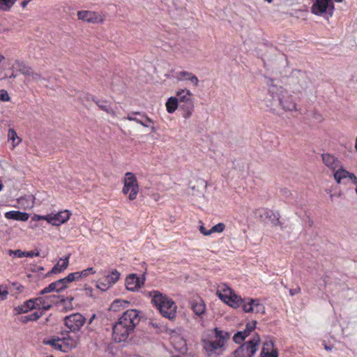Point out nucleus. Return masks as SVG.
<instances>
[{"label": "nucleus", "instance_id": "f257e3e1", "mask_svg": "<svg viewBox=\"0 0 357 357\" xmlns=\"http://www.w3.org/2000/svg\"><path fill=\"white\" fill-rule=\"evenodd\" d=\"M141 319L140 312L135 309L125 311L113 326L112 338L115 342L128 340Z\"/></svg>", "mask_w": 357, "mask_h": 357}, {"label": "nucleus", "instance_id": "f03ea898", "mask_svg": "<svg viewBox=\"0 0 357 357\" xmlns=\"http://www.w3.org/2000/svg\"><path fill=\"white\" fill-rule=\"evenodd\" d=\"M264 101L266 107L274 112L278 109L284 111L296 110V104L292 96L282 86L274 84L272 80Z\"/></svg>", "mask_w": 357, "mask_h": 357}, {"label": "nucleus", "instance_id": "7ed1b4c3", "mask_svg": "<svg viewBox=\"0 0 357 357\" xmlns=\"http://www.w3.org/2000/svg\"><path fill=\"white\" fill-rule=\"evenodd\" d=\"M149 294L151 297V303L164 317L169 320L176 318L177 306L172 298L158 291H150Z\"/></svg>", "mask_w": 357, "mask_h": 357}, {"label": "nucleus", "instance_id": "20e7f679", "mask_svg": "<svg viewBox=\"0 0 357 357\" xmlns=\"http://www.w3.org/2000/svg\"><path fill=\"white\" fill-rule=\"evenodd\" d=\"M213 332L214 340H202L203 347L208 356L217 354L218 350H222L230 337L229 333L220 330L217 327L213 329ZM218 354H220V353H218Z\"/></svg>", "mask_w": 357, "mask_h": 357}, {"label": "nucleus", "instance_id": "39448f33", "mask_svg": "<svg viewBox=\"0 0 357 357\" xmlns=\"http://www.w3.org/2000/svg\"><path fill=\"white\" fill-rule=\"evenodd\" d=\"M176 95L178 100V106L183 111V116L189 119L194 111L195 101L192 93L188 89H180L176 91Z\"/></svg>", "mask_w": 357, "mask_h": 357}, {"label": "nucleus", "instance_id": "423d86ee", "mask_svg": "<svg viewBox=\"0 0 357 357\" xmlns=\"http://www.w3.org/2000/svg\"><path fill=\"white\" fill-rule=\"evenodd\" d=\"M261 342L260 337L256 334L250 340L243 343L234 352V357H252L257 351Z\"/></svg>", "mask_w": 357, "mask_h": 357}, {"label": "nucleus", "instance_id": "0eeeda50", "mask_svg": "<svg viewBox=\"0 0 357 357\" xmlns=\"http://www.w3.org/2000/svg\"><path fill=\"white\" fill-rule=\"evenodd\" d=\"M86 322V317L80 313H73L63 319L64 325L68 329V333H75L79 331Z\"/></svg>", "mask_w": 357, "mask_h": 357}, {"label": "nucleus", "instance_id": "6e6552de", "mask_svg": "<svg viewBox=\"0 0 357 357\" xmlns=\"http://www.w3.org/2000/svg\"><path fill=\"white\" fill-rule=\"evenodd\" d=\"M311 10L317 15L326 13L331 17L334 10V5L331 0H316Z\"/></svg>", "mask_w": 357, "mask_h": 357}, {"label": "nucleus", "instance_id": "1a4fd4ad", "mask_svg": "<svg viewBox=\"0 0 357 357\" xmlns=\"http://www.w3.org/2000/svg\"><path fill=\"white\" fill-rule=\"evenodd\" d=\"M123 184L131 189L128 198L130 201L136 199L139 192V185L135 175L132 172H127L125 174Z\"/></svg>", "mask_w": 357, "mask_h": 357}, {"label": "nucleus", "instance_id": "9d476101", "mask_svg": "<svg viewBox=\"0 0 357 357\" xmlns=\"http://www.w3.org/2000/svg\"><path fill=\"white\" fill-rule=\"evenodd\" d=\"M70 215L71 212L68 210L59 211L56 214H49L48 223L54 226H59L67 222Z\"/></svg>", "mask_w": 357, "mask_h": 357}, {"label": "nucleus", "instance_id": "9b49d317", "mask_svg": "<svg viewBox=\"0 0 357 357\" xmlns=\"http://www.w3.org/2000/svg\"><path fill=\"white\" fill-rule=\"evenodd\" d=\"M333 178L338 184L344 178H349L353 183H357L356 175L346 170L342 165L333 172Z\"/></svg>", "mask_w": 357, "mask_h": 357}, {"label": "nucleus", "instance_id": "f8f14e48", "mask_svg": "<svg viewBox=\"0 0 357 357\" xmlns=\"http://www.w3.org/2000/svg\"><path fill=\"white\" fill-rule=\"evenodd\" d=\"M61 342L63 344V352H67L69 350L76 348L80 343V335H70L67 332L66 336L61 338Z\"/></svg>", "mask_w": 357, "mask_h": 357}, {"label": "nucleus", "instance_id": "ddd939ff", "mask_svg": "<svg viewBox=\"0 0 357 357\" xmlns=\"http://www.w3.org/2000/svg\"><path fill=\"white\" fill-rule=\"evenodd\" d=\"M323 163L333 172L341 165L340 160L334 155L331 153H323L321 155Z\"/></svg>", "mask_w": 357, "mask_h": 357}, {"label": "nucleus", "instance_id": "4468645a", "mask_svg": "<svg viewBox=\"0 0 357 357\" xmlns=\"http://www.w3.org/2000/svg\"><path fill=\"white\" fill-rule=\"evenodd\" d=\"M296 78L298 79V86H295L293 92L295 93H301L306 90L310 84V79L305 73L298 71L297 72Z\"/></svg>", "mask_w": 357, "mask_h": 357}, {"label": "nucleus", "instance_id": "2eb2a0df", "mask_svg": "<svg viewBox=\"0 0 357 357\" xmlns=\"http://www.w3.org/2000/svg\"><path fill=\"white\" fill-rule=\"evenodd\" d=\"M260 357H278V349L274 348V343L271 340L264 342Z\"/></svg>", "mask_w": 357, "mask_h": 357}, {"label": "nucleus", "instance_id": "dca6fc26", "mask_svg": "<svg viewBox=\"0 0 357 357\" xmlns=\"http://www.w3.org/2000/svg\"><path fill=\"white\" fill-rule=\"evenodd\" d=\"M143 284L144 282L140 281L139 278L137 277L136 274H130L128 275L125 282L126 289L131 291H137Z\"/></svg>", "mask_w": 357, "mask_h": 357}, {"label": "nucleus", "instance_id": "f3484780", "mask_svg": "<svg viewBox=\"0 0 357 357\" xmlns=\"http://www.w3.org/2000/svg\"><path fill=\"white\" fill-rule=\"evenodd\" d=\"M62 282H63L61 280V279L54 282H52L47 287L44 288L43 290L40 291V295H44L52 291H61L62 290L67 288V286L63 284Z\"/></svg>", "mask_w": 357, "mask_h": 357}, {"label": "nucleus", "instance_id": "a211bd4d", "mask_svg": "<svg viewBox=\"0 0 357 357\" xmlns=\"http://www.w3.org/2000/svg\"><path fill=\"white\" fill-rule=\"evenodd\" d=\"M5 217L9 220L26 221L29 218V214L20 211H10L5 213Z\"/></svg>", "mask_w": 357, "mask_h": 357}, {"label": "nucleus", "instance_id": "6ab92c4d", "mask_svg": "<svg viewBox=\"0 0 357 357\" xmlns=\"http://www.w3.org/2000/svg\"><path fill=\"white\" fill-rule=\"evenodd\" d=\"M233 293L231 289L226 284L218 285L216 294L222 301H226L227 298Z\"/></svg>", "mask_w": 357, "mask_h": 357}, {"label": "nucleus", "instance_id": "aec40b11", "mask_svg": "<svg viewBox=\"0 0 357 357\" xmlns=\"http://www.w3.org/2000/svg\"><path fill=\"white\" fill-rule=\"evenodd\" d=\"M190 305L196 315L200 316L205 312V305L202 299L191 301Z\"/></svg>", "mask_w": 357, "mask_h": 357}, {"label": "nucleus", "instance_id": "412c9836", "mask_svg": "<svg viewBox=\"0 0 357 357\" xmlns=\"http://www.w3.org/2000/svg\"><path fill=\"white\" fill-rule=\"evenodd\" d=\"M68 259L69 257H66L64 259H61L60 261L47 274V275L64 271L68 266Z\"/></svg>", "mask_w": 357, "mask_h": 357}, {"label": "nucleus", "instance_id": "4be33fe9", "mask_svg": "<svg viewBox=\"0 0 357 357\" xmlns=\"http://www.w3.org/2000/svg\"><path fill=\"white\" fill-rule=\"evenodd\" d=\"M77 17L79 20L89 22H94L97 19L95 13L89 10L79 11Z\"/></svg>", "mask_w": 357, "mask_h": 357}, {"label": "nucleus", "instance_id": "5701e85b", "mask_svg": "<svg viewBox=\"0 0 357 357\" xmlns=\"http://www.w3.org/2000/svg\"><path fill=\"white\" fill-rule=\"evenodd\" d=\"M225 303L234 308H236L243 303V299L233 292L231 296L227 298Z\"/></svg>", "mask_w": 357, "mask_h": 357}, {"label": "nucleus", "instance_id": "b1692460", "mask_svg": "<svg viewBox=\"0 0 357 357\" xmlns=\"http://www.w3.org/2000/svg\"><path fill=\"white\" fill-rule=\"evenodd\" d=\"M178 100L177 97H170L166 102L167 111L169 114L174 113L178 107Z\"/></svg>", "mask_w": 357, "mask_h": 357}, {"label": "nucleus", "instance_id": "393cba45", "mask_svg": "<svg viewBox=\"0 0 357 357\" xmlns=\"http://www.w3.org/2000/svg\"><path fill=\"white\" fill-rule=\"evenodd\" d=\"M43 343L45 344L51 345L52 347H54L55 349L63 351V349H65L63 347V344L61 342V338H52L50 340H44Z\"/></svg>", "mask_w": 357, "mask_h": 357}, {"label": "nucleus", "instance_id": "a878e982", "mask_svg": "<svg viewBox=\"0 0 357 357\" xmlns=\"http://www.w3.org/2000/svg\"><path fill=\"white\" fill-rule=\"evenodd\" d=\"M43 315V311L35 312L31 314L24 316L21 317V322L23 324H26L29 321H37L40 317Z\"/></svg>", "mask_w": 357, "mask_h": 357}, {"label": "nucleus", "instance_id": "bb28decb", "mask_svg": "<svg viewBox=\"0 0 357 357\" xmlns=\"http://www.w3.org/2000/svg\"><path fill=\"white\" fill-rule=\"evenodd\" d=\"M255 299L252 298H247L243 299V303H241V305H242L243 310L245 312H254V304Z\"/></svg>", "mask_w": 357, "mask_h": 357}, {"label": "nucleus", "instance_id": "cd10ccee", "mask_svg": "<svg viewBox=\"0 0 357 357\" xmlns=\"http://www.w3.org/2000/svg\"><path fill=\"white\" fill-rule=\"evenodd\" d=\"M120 273L116 270H113L109 275L105 276V280H107L111 286H113L120 278Z\"/></svg>", "mask_w": 357, "mask_h": 357}, {"label": "nucleus", "instance_id": "c85d7f7f", "mask_svg": "<svg viewBox=\"0 0 357 357\" xmlns=\"http://www.w3.org/2000/svg\"><path fill=\"white\" fill-rule=\"evenodd\" d=\"M129 303L128 301L125 300L117 299L112 302L110 305V310L116 312L119 310L121 307H126Z\"/></svg>", "mask_w": 357, "mask_h": 357}, {"label": "nucleus", "instance_id": "c756f323", "mask_svg": "<svg viewBox=\"0 0 357 357\" xmlns=\"http://www.w3.org/2000/svg\"><path fill=\"white\" fill-rule=\"evenodd\" d=\"M8 137L9 140H12L13 146L18 145L21 142V139L18 137L17 132L12 128L8 130Z\"/></svg>", "mask_w": 357, "mask_h": 357}, {"label": "nucleus", "instance_id": "7c9ffc66", "mask_svg": "<svg viewBox=\"0 0 357 357\" xmlns=\"http://www.w3.org/2000/svg\"><path fill=\"white\" fill-rule=\"evenodd\" d=\"M192 74V73L185 70L179 71L176 73L175 77L178 81H190Z\"/></svg>", "mask_w": 357, "mask_h": 357}, {"label": "nucleus", "instance_id": "2f4dec72", "mask_svg": "<svg viewBox=\"0 0 357 357\" xmlns=\"http://www.w3.org/2000/svg\"><path fill=\"white\" fill-rule=\"evenodd\" d=\"M37 301L40 302V298H31L24 302L25 307L27 310V312L31 310L38 308L36 303Z\"/></svg>", "mask_w": 357, "mask_h": 357}, {"label": "nucleus", "instance_id": "473e14b6", "mask_svg": "<svg viewBox=\"0 0 357 357\" xmlns=\"http://www.w3.org/2000/svg\"><path fill=\"white\" fill-rule=\"evenodd\" d=\"M16 0H0V9L3 10H8Z\"/></svg>", "mask_w": 357, "mask_h": 357}, {"label": "nucleus", "instance_id": "72a5a7b5", "mask_svg": "<svg viewBox=\"0 0 357 357\" xmlns=\"http://www.w3.org/2000/svg\"><path fill=\"white\" fill-rule=\"evenodd\" d=\"M15 65L18 68L19 72L22 75H24L30 67L29 66H27L24 62L19 60H16L15 61Z\"/></svg>", "mask_w": 357, "mask_h": 357}, {"label": "nucleus", "instance_id": "f704fd0d", "mask_svg": "<svg viewBox=\"0 0 357 357\" xmlns=\"http://www.w3.org/2000/svg\"><path fill=\"white\" fill-rule=\"evenodd\" d=\"M257 321H253L252 322L248 323L245 326V328L243 331V333L244 335L248 337L252 331L256 328Z\"/></svg>", "mask_w": 357, "mask_h": 357}, {"label": "nucleus", "instance_id": "c9c22d12", "mask_svg": "<svg viewBox=\"0 0 357 357\" xmlns=\"http://www.w3.org/2000/svg\"><path fill=\"white\" fill-rule=\"evenodd\" d=\"M149 326L158 331H162L164 328L163 324L155 319H150L149 321Z\"/></svg>", "mask_w": 357, "mask_h": 357}, {"label": "nucleus", "instance_id": "e433bc0d", "mask_svg": "<svg viewBox=\"0 0 357 357\" xmlns=\"http://www.w3.org/2000/svg\"><path fill=\"white\" fill-rule=\"evenodd\" d=\"M111 287V284L107 280H105V278L104 279L103 281L100 280H98L96 284V287L102 291L107 290Z\"/></svg>", "mask_w": 357, "mask_h": 357}, {"label": "nucleus", "instance_id": "4c0bfd02", "mask_svg": "<svg viewBox=\"0 0 357 357\" xmlns=\"http://www.w3.org/2000/svg\"><path fill=\"white\" fill-rule=\"evenodd\" d=\"M96 105L100 109L110 114H114V112L106 105L105 101H96Z\"/></svg>", "mask_w": 357, "mask_h": 357}, {"label": "nucleus", "instance_id": "58836bf2", "mask_svg": "<svg viewBox=\"0 0 357 357\" xmlns=\"http://www.w3.org/2000/svg\"><path fill=\"white\" fill-rule=\"evenodd\" d=\"M254 312L256 313H261V314L265 313V307L264 306L263 304L259 303V301L258 299H255V301Z\"/></svg>", "mask_w": 357, "mask_h": 357}, {"label": "nucleus", "instance_id": "ea45409f", "mask_svg": "<svg viewBox=\"0 0 357 357\" xmlns=\"http://www.w3.org/2000/svg\"><path fill=\"white\" fill-rule=\"evenodd\" d=\"M37 298H40L41 301H37L36 305L38 309H42L41 311L44 313V311L50 309L52 305L50 304H45V298L42 297H38Z\"/></svg>", "mask_w": 357, "mask_h": 357}, {"label": "nucleus", "instance_id": "a19ab883", "mask_svg": "<svg viewBox=\"0 0 357 357\" xmlns=\"http://www.w3.org/2000/svg\"><path fill=\"white\" fill-rule=\"evenodd\" d=\"M225 225L224 223L220 222L211 227L210 229L211 234L213 233H221L224 231Z\"/></svg>", "mask_w": 357, "mask_h": 357}, {"label": "nucleus", "instance_id": "79ce46f5", "mask_svg": "<svg viewBox=\"0 0 357 357\" xmlns=\"http://www.w3.org/2000/svg\"><path fill=\"white\" fill-rule=\"evenodd\" d=\"M141 116L144 118V120L140 119L139 124L144 127L148 128L149 127V123H153V121L147 116L145 114H142Z\"/></svg>", "mask_w": 357, "mask_h": 357}, {"label": "nucleus", "instance_id": "37998d69", "mask_svg": "<svg viewBox=\"0 0 357 357\" xmlns=\"http://www.w3.org/2000/svg\"><path fill=\"white\" fill-rule=\"evenodd\" d=\"M34 200H35V197L32 195H29L25 198H21L20 202L23 203L24 201H26L28 202L26 207L32 208L34 205Z\"/></svg>", "mask_w": 357, "mask_h": 357}, {"label": "nucleus", "instance_id": "c03bdc74", "mask_svg": "<svg viewBox=\"0 0 357 357\" xmlns=\"http://www.w3.org/2000/svg\"><path fill=\"white\" fill-rule=\"evenodd\" d=\"M245 337L246 336L243 335L242 331H238L233 336V340L236 343L240 344Z\"/></svg>", "mask_w": 357, "mask_h": 357}, {"label": "nucleus", "instance_id": "a18cd8bd", "mask_svg": "<svg viewBox=\"0 0 357 357\" xmlns=\"http://www.w3.org/2000/svg\"><path fill=\"white\" fill-rule=\"evenodd\" d=\"M62 283L68 287V284L75 281V275L73 273L68 274L66 278L61 279Z\"/></svg>", "mask_w": 357, "mask_h": 357}, {"label": "nucleus", "instance_id": "49530a36", "mask_svg": "<svg viewBox=\"0 0 357 357\" xmlns=\"http://www.w3.org/2000/svg\"><path fill=\"white\" fill-rule=\"evenodd\" d=\"M273 225H279L281 226V222L280 221V214L279 213H275L274 215L269 219Z\"/></svg>", "mask_w": 357, "mask_h": 357}, {"label": "nucleus", "instance_id": "de8ad7c7", "mask_svg": "<svg viewBox=\"0 0 357 357\" xmlns=\"http://www.w3.org/2000/svg\"><path fill=\"white\" fill-rule=\"evenodd\" d=\"M9 252L10 255H13L14 256L19 258L26 257V252H23L21 250H10Z\"/></svg>", "mask_w": 357, "mask_h": 357}, {"label": "nucleus", "instance_id": "09e8293b", "mask_svg": "<svg viewBox=\"0 0 357 357\" xmlns=\"http://www.w3.org/2000/svg\"><path fill=\"white\" fill-rule=\"evenodd\" d=\"M96 271H94L93 268H88L86 269H84L82 271H80V274L82 275V278L87 277L89 274H94Z\"/></svg>", "mask_w": 357, "mask_h": 357}, {"label": "nucleus", "instance_id": "8fccbe9b", "mask_svg": "<svg viewBox=\"0 0 357 357\" xmlns=\"http://www.w3.org/2000/svg\"><path fill=\"white\" fill-rule=\"evenodd\" d=\"M53 298H59L60 302L62 303H65L67 301H69V303H70L72 301H73L74 298L70 296V297H66L65 298L63 296H52Z\"/></svg>", "mask_w": 357, "mask_h": 357}, {"label": "nucleus", "instance_id": "3c124183", "mask_svg": "<svg viewBox=\"0 0 357 357\" xmlns=\"http://www.w3.org/2000/svg\"><path fill=\"white\" fill-rule=\"evenodd\" d=\"M48 218H49V215H34L32 217V220L38 221L40 220H45L48 222Z\"/></svg>", "mask_w": 357, "mask_h": 357}, {"label": "nucleus", "instance_id": "603ef678", "mask_svg": "<svg viewBox=\"0 0 357 357\" xmlns=\"http://www.w3.org/2000/svg\"><path fill=\"white\" fill-rule=\"evenodd\" d=\"M42 79H43L39 73L34 72L33 74H32L31 80L34 81V82H38Z\"/></svg>", "mask_w": 357, "mask_h": 357}, {"label": "nucleus", "instance_id": "864d4df0", "mask_svg": "<svg viewBox=\"0 0 357 357\" xmlns=\"http://www.w3.org/2000/svg\"><path fill=\"white\" fill-rule=\"evenodd\" d=\"M190 82L195 86H197L199 84V79L194 74L191 75Z\"/></svg>", "mask_w": 357, "mask_h": 357}, {"label": "nucleus", "instance_id": "5fc2aeb1", "mask_svg": "<svg viewBox=\"0 0 357 357\" xmlns=\"http://www.w3.org/2000/svg\"><path fill=\"white\" fill-rule=\"evenodd\" d=\"M26 257H38L40 256V252L38 251H29L25 252Z\"/></svg>", "mask_w": 357, "mask_h": 357}, {"label": "nucleus", "instance_id": "6e6d98bb", "mask_svg": "<svg viewBox=\"0 0 357 357\" xmlns=\"http://www.w3.org/2000/svg\"><path fill=\"white\" fill-rule=\"evenodd\" d=\"M0 100L2 101H8L10 100L8 93L6 91H2L0 94Z\"/></svg>", "mask_w": 357, "mask_h": 357}, {"label": "nucleus", "instance_id": "4d7b16f0", "mask_svg": "<svg viewBox=\"0 0 357 357\" xmlns=\"http://www.w3.org/2000/svg\"><path fill=\"white\" fill-rule=\"evenodd\" d=\"M274 213H274V212H273V211H271V210H268V209H267V208L264 209V213H263V215H264L266 218H268V219L271 218V217L274 215Z\"/></svg>", "mask_w": 357, "mask_h": 357}, {"label": "nucleus", "instance_id": "13d9d810", "mask_svg": "<svg viewBox=\"0 0 357 357\" xmlns=\"http://www.w3.org/2000/svg\"><path fill=\"white\" fill-rule=\"evenodd\" d=\"M15 310L17 311L18 314L26 313L27 312V310L25 307V305L24 304L21 305V306H18L17 307L15 308Z\"/></svg>", "mask_w": 357, "mask_h": 357}, {"label": "nucleus", "instance_id": "bf43d9fd", "mask_svg": "<svg viewBox=\"0 0 357 357\" xmlns=\"http://www.w3.org/2000/svg\"><path fill=\"white\" fill-rule=\"evenodd\" d=\"M199 231L204 236H208L211 234L210 229H206L203 225L199 227Z\"/></svg>", "mask_w": 357, "mask_h": 357}, {"label": "nucleus", "instance_id": "052dcab7", "mask_svg": "<svg viewBox=\"0 0 357 357\" xmlns=\"http://www.w3.org/2000/svg\"><path fill=\"white\" fill-rule=\"evenodd\" d=\"M134 115H142V113L139 112H132L130 114H129L127 117H126V119H128V121H132V120H134Z\"/></svg>", "mask_w": 357, "mask_h": 357}, {"label": "nucleus", "instance_id": "680f3d73", "mask_svg": "<svg viewBox=\"0 0 357 357\" xmlns=\"http://www.w3.org/2000/svg\"><path fill=\"white\" fill-rule=\"evenodd\" d=\"M34 71L33 70L31 67H29V69L24 74V76L28 77L30 79H31L32 74H33Z\"/></svg>", "mask_w": 357, "mask_h": 357}, {"label": "nucleus", "instance_id": "e2e57ef3", "mask_svg": "<svg viewBox=\"0 0 357 357\" xmlns=\"http://www.w3.org/2000/svg\"><path fill=\"white\" fill-rule=\"evenodd\" d=\"M34 71L33 70L31 67H29V69L24 74V76L28 77L30 79H31L32 74H33Z\"/></svg>", "mask_w": 357, "mask_h": 357}, {"label": "nucleus", "instance_id": "0e129e2a", "mask_svg": "<svg viewBox=\"0 0 357 357\" xmlns=\"http://www.w3.org/2000/svg\"><path fill=\"white\" fill-rule=\"evenodd\" d=\"M34 71L33 70L31 67H29V69L24 74V76L28 77L30 79H31L32 74H33Z\"/></svg>", "mask_w": 357, "mask_h": 357}, {"label": "nucleus", "instance_id": "69168bd1", "mask_svg": "<svg viewBox=\"0 0 357 357\" xmlns=\"http://www.w3.org/2000/svg\"><path fill=\"white\" fill-rule=\"evenodd\" d=\"M301 292L300 287H297L296 289H291L289 290V294L291 296H294L295 294H297Z\"/></svg>", "mask_w": 357, "mask_h": 357}, {"label": "nucleus", "instance_id": "338daca9", "mask_svg": "<svg viewBox=\"0 0 357 357\" xmlns=\"http://www.w3.org/2000/svg\"><path fill=\"white\" fill-rule=\"evenodd\" d=\"M131 192V189L130 188H128L126 185H125L123 184V189H122V192L124 195H126V194H128V192Z\"/></svg>", "mask_w": 357, "mask_h": 357}, {"label": "nucleus", "instance_id": "774afa93", "mask_svg": "<svg viewBox=\"0 0 357 357\" xmlns=\"http://www.w3.org/2000/svg\"><path fill=\"white\" fill-rule=\"evenodd\" d=\"M73 274L75 275V280L82 278V275L80 274V271L73 273Z\"/></svg>", "mask_w": 357, "mask_h": 357}]
</instances>
